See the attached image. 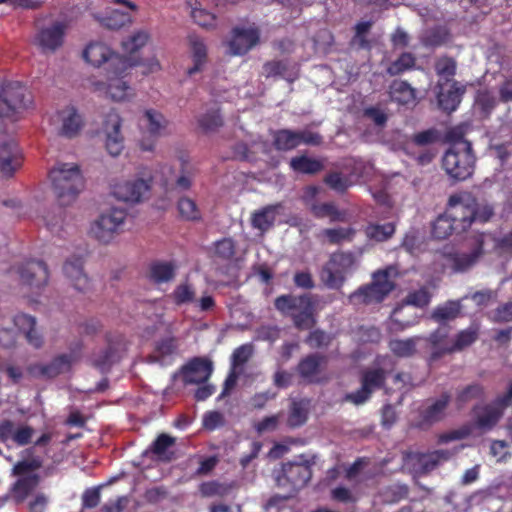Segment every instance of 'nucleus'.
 Segmentation results:
<instances>
[{
    "label": "nucleus",
    "mask_w": 512,
    "mask_h": 512,
    "mask_svg": "<svg viewBox=\"0 0 512 512\" xmlns=\"http://www.w3.org/2000/svg\"><path fill=\"white\" fill-rule=\"evenodd\" d=\"M54 194L60 206L43 215L46 228L53 234L62 236L65 211L62 206L71 204L84 188V178L77 164L59 163L49 172Z\"/></svg>",
    "instance_id": "obj_1"
},
{
    "label": "nucleus",
    "mask_w": 512,
    "mask_h": 512,
    "mask_svg": "<svg viewBox=\"0 0 512 512\" xmlns=\"http://www.w3.org/2000/svg\"><path fill=\"white\" fill-rule=\"evenodd\" d=\"M451 144L442 158V167L454 180L463 181L474 171L475 156L471 143L461 134L450 133Z\"/></svg>",
    "instance_id": "obj_2"
},
{
    "label": "nucleus",
    "mask_w": 512,
    "mask_h": 512,
    "mask_svg": "<svg viewBox=\"0 0 512 512\" xmlns=\"http://www.w3.org/2000/svg\"><path fill=\"white\" fill-rule=\"evenodd\" d=\"M315 301L310 294H283L275 298L274 307L283 316H289L298 330H308L315 326Z\"/></svg>",
    "instance_id": "obj_3"
},
{
    "label": "nucleus",
    "mask_w": 512,
    "mask_h": 512,
    "mask_svg": "<svg viewBox=\"0 0 512 512\" xmlns=\"http://www.w3.org/2000/svg\"><path fill=\"white\" fill-rule=\"evenodd\" d=\"M355 266L356 257L353 252H334L320 270V281L328 289L340 290L346 282L347 275L354 271Z\"/></svg>",
    "instance_id": "obj_4"
},
{
    "label": "nucleus",
    "mask_w": 512,
    "mask_h": 512,
    "mask_svg": "<svg viewBox=\"0 0 512 512\" xmlns=\"http://www.w3.org/2000/svg\"><path fill=\"white\" fill-rule=\"evenodd\" d=\"M394 287V283L390 280V269L378 270L373 273L372 282L351 293L349 300L353 304L380 303Z\"/></svg>",
    "instance_id": "obj_5"
},
{
    "label": "nucleus",
    "mask_w": 512,
    "mask_h": 512,
    "mask_svg": "<svg viewBox=\"0 0 512 512\" xmlns=\"http://www.w3.org/2000/svg\"><path fill=\"white\" fill-rule=\"evenodd\" d=\"M83 58L95 67H100L107 63L108 69H114L115 74H121L135 66H139L138 61H131L127 56H121L114 53L103 43H90L83 51Z\"/></svg>",
    "instance_id": "obj_6"
},
{
    "label": "nucleus",
    "mask_w": 512,
    "mask_h": 512,
    "mask_svg": "<svg viewBox=\"0 0 512 512\" xmlns=\"http://www.w3.org/2000/svg\"><path fill=\"white\" fill-rule=\"evenodd\" d=\"M484 254V236L478 235L467 249H450L444 251L442 256L444 266L455 273L466 272L471 269Z\"/></svg>",
    "instance_id": "obj_7"
},
{
    "label": "nucleus",
    "mask_w": 512,
    "mask_h": 512,
    "mask_svg": "<svg viewBox=\"0 0 512 512\" xmlns=\"http://www.w3.org/2000/svg\"><path fill=\"white\" fill-rule=\"evenodd\" d=\"M126 218L125 209L113 207L92 223L90 233L99 242L108 244L123 231Z\"/></svg>",
    "instance_id": "obj_8"
},
{
    "label": "nucleus",
    "mask_w": 512,
    "mask_h": 512,
    "mask_svg": "<svg viewBox=\"0 0 512 512\" xmlns=\"http://www.w3.org/2000/svg\"><path fill=\"white\" fill-rule=\"evenodd\" d=\"M32 103L31 94L19 82H8L1 88L0 118H12Z\"/></svg>",
    "instance_id": "obj_9"
},
{
    "label": "nucleus",
    "mask_w": 512,
    "mask_h": 512,
    "mask_svg": "<svg viewBox=\"0 0 512 512\" xmlns=\"http://www.w3.org/2000/svg\"><path fill=\"white\" fill-rule=\"evenodd\" d=\"M312 477L311 464L288 462L284 463L281 473L276 477L277 486L286 489V496L290 497L305 487Z\"/></svg>",
    "instance_id": "obj_10"
},
{
    "label": "nucleus",
    "mask_w": 512,
    "mask_h": 512,
    "mask_svg": "<svg viewBox=\"0 0 512 512\" xmlns=\"http://www.w3.org/2000/svg\"><path fill=\"white\" fill-rule=\"evenodd\" d=\"M446 212L456 226V233L465 232L475 222L474 197L469 193L451 195Z\"/></svg>",
    "instance_id": "obj_11"
},
{
    "label": "nucleus",
    "mask_w": 512,
    "mask_h": 512,
    "mask_svg": "<svg viewBox=\"0 0 512 512\" xmlns=\"http://www.w3.org/2000/svg\"><path fill=\"white\" fill-rule=\"evenodd\" d=\"M388 372L380 367L366 368L361 371V387L346 394L345 400L355 405L365 403L375 390L384 388Z\"/></svg>",
    "instance_id": "obj_12"
},
{
    "label": "nucleus",
    "mask_w": 512,
    "mask_h": 512,
    "mask_svg": "<svg viewBox=\"0 0 512 512\" xmlns=\"http://www.w3.org/2000/svg\"><path fill=\"white\" fill-rule=\"evenodd\" d=\"M195 174V167L181 157L178 170L168 165L162 167V185L167 192H184L191 188Z\"/></svg>",
    "instance_id": "obj_13"
},
{
    "label": "nucleus",
    "mask_w": 512,
    "mask_h": 512,
    "mask_svg": "<svg viewBox=\"0 0 512 512\" xmlns=\"http://www.w3.org/2000/svg\"><path fill=\"white\" fill-rule=\"evenodd\" d=\"M128 75V70L121 74H115L114 69L107 70L108 83L101 81L93 82L95 91L103 92L107 97L113 101H124L133 95L132 88L124 81Z\"/></svg>",
    "instance_id": "obj_14"
},
{
    "label": "nucleus",
    "mask_w": 512,
    "mask_h": 512,
    "mask_svg": "<svg viewBox=\"0 0 512 512\" xmlns=\"http://www.w3.org/2000/svg\"><path fill=\"white\" fill-rule=\"evenodd\" d=\"M260 41V30L256 26L234 27L231 30V39L228 47L231 55L243 56L247 54Z\"/></svg>",
    "instance_id": "obj_15"
},
{
    "label": "nucleus",
    "mask_w": 512,
    "mask_h": 512,
    "mask_svg": "<svg viewBox=\"0 0 512 512\" xmlns=\"http://www.w3.org/2000/svg\"><path fill=\"white\" fill-rule=\"evenodd\" d=\"M505 408L497 402V398L492 403L474 405L473 425L484 432L492 430L502 418Z\"/></svg>",
    "instance_id": "obj_16"
},
{
    "label": "nucleus",
    "mask_w": 512,
    "mask_h": 512,
    "mask_svg": "<svg viewBox=\"0 0 512 512\" xmlns=\"http://www.w3.org/2000/svg\"><path fill=\"white\" fill-rule=\"evenodd\" d=\"M106 340L107 347L95 353L92 358V365L101 373L110 372L112 366L122 359L125 351L122 337L112 340L110 335H106Z\"/></svg>",
    "instance_id": "obj_17"
},
{
    "label": "nucleus",
    "mask_w": 512,
    "mask_h": 512,
    "mask_svg": "<svg viewBox=\"0 0 512 512\" xmlns=\"http://www.w3.org/2000/svg\"><path fill=\"white\" fill-rule=\"evenodd\" d=\"M319 192L318 187H306L303 200L309 205L310 211L315 218H329L330 222H342L345 220L346 213L340 211L333 202L318 203L313 201Z\"/></svg>",
    "instance_id": "obj_18"
},
{
    "label": "nucleus",
    "mask_w": 512,
    "mask_h": 512,
    "mask_svg": "<svg viewBox=\"0 0 512 512\" xmlns=\"http://www.w3.org/2000/svg\"><path fill=\"white\" fill-rule=\"evenodd\" d=\"M121 125L122 119L117 112L111 110L107 113L103 122V130L106 134L105 146L108 153L114 157L120 155L124 148Z\"/></svg>",
    "instance_id": "obj_19"
},
{
    "label": "nucleus",
    "mask_w": 512,
    "mask_h": 512,
    "mask_svg": "<svg viewBox=\"0 0 512 512\" xmlns=\"http://www.w3.org/2000/svg\"><path fill=\"white\" fill-rule=\"evenodd\" d=\"M65 32L66 25L62 22H55L37 32L35 43L42 52L54 53L63 45Z\"/></svg>",
    "instance_id": "obj_20"
},
{
    "label": "nucleus",
    "mask_w": 512,
    "mask_h": 512,
    "mask_svg": "<svg viewBox=\"0 0 512 512\" xmlns=\"http://www.w3.org/2000/svg\"><path fill=\"white\" fill-rule=\"evenodd\" d=\"M63 273L69 283L79 292H86L90 289L91 283L84 270V258L73 255L66 259L63 264Z\"/></svg>",
    "instance_id": "obj_21"
},
{
    "label": "nucleus",
    "mask_w": 512,
    "mask_h": 512,
    "mask_svg": "<svg viewBox=\"0 0 512 512\" xmlns=\"http://www.w3.org/2000/svg\"><path fill=\"white\" fill-rule=\"evenodd\" d=\"M442 80L437 82V102L441 110L452 113L454 112L462 101V97L466 92V86L462 85L458 81H452L448 89H445V85Z\"/></svg>",
    "instance_id": "obj_22"
},
{
    "label": "nucleus",
    "mask_w": 512,
    "mask_h": 512,
    "mask_svg": "<svg viewBox=\"0 0 512 512\" xmlns=\"http://www.w3.org/2000/svg\"><path fill=\"white\" fill-rule=\"evenodd\" d=\"M22 282L30 287L40 288L48 283L49 271L42 260H29L18 267Z\"/></svg>",
    "instance_id": "obj_23"
},
{
    "label": "nucleus",
    "mask_w": 512,
    "mask_h": 512,
    "mask_svg": "<svg viewBox=\"0 0 512 512\" xmlns=\"http://www.w3.org/2000/svg\"><path fill=\"white\" fill-rule=\"evenodd\" d=\"M150 185L143 179H135L119 183L113 188V195L120 201L138 203L149 191Z\"/></svg>",
    "instance_id": "obj_24"
},
{
    "label": "nucleus",
    "mask_w": 512,
    "mask_h": 512,
    "mask_svg": "<svg viewBox=\"0 0 512 512\" xmlns=\"http://www.w3.org/2000/svg\"><path fill=\"white\" fill-rule=\"evenodd\" d=\"M213 372L212 362L206 358L195 357L183 367V377L187 384L207 382Z\"/></svg>",
    "instance_id": "obj_25"
},
{
    "label": "nucleus",
    "mask_w": 512,
    "mask_h": 512,
    "mask_svg": "<svg viewBox=\"0 0 512 512\" xmlns=\"http://www.w3.org/2000/svg\"><path fill=\"white\" fill-rule=\"evenodd\" d=\"M22 165V155L14 141L0 144V172L4 177H12Z\"/></svg>",
    "instance_id": "obj_26"
},
{
    "label": "nucleus",
    "mask_w": 512,
    "mask_h": 512,
    "mask_svg": "<svg viewBox=\"0 0 512 512\" xmlns=\"http://www.w3.org/2000/svg\"><path fill=\"white\" fill-rule=\"evenodd\" d=\"M327 361V357L320 353H311L303 357L297 367L296 371L299 376L309 383H319L320 379L317 377L321 370V365Z\"/></svg>",
    "instance_id": "obj_27"
},
{
    "label": "nucleus",
    "mask_w": 512,
    "mask_h": 512,
    "mask_svg": "<svg viewBox=\"0 0 512 512\" xmlns=\"http://www.w3.org/2000/svg\"><path fill=\"white\" fill-rule=\"evenodd\" d=\"M58 114L62 123L59 134L69 139L76 137L84 126L83 117L77 109L69 106L59 111Z\"/></svg>",
    "instance_id": "obj_28"
},
{
    "label": "nucleus",
    "mask_w": 512,
    "mask_h": 512,
    "mask_svg": "<svg viewBox=\"0 0 512 512\" xmlns=\"http://www.w3.org/2000/svg\"><path fill=\"white\" fill-rule=\"evenodd\" d=\"M14 325L25 334L30 345L40 348L43 344V338L36 330V319L25 313H19L14 316Z\"/></svg>",
    "instance_id": "obj_29"
},
{
    "label": "nucleus",
    "mask_w": 512,
    "mask_h": 512,
    "mask_svg": "<svg viewBox=\"0 0 512 512\" xmlns=\"http://www.w3.org/2000/svg\"><path fill=\"white\" fill-rule=\"evenodd\" d=\"M177 265L173 261L156 260L150 263L148 278L155 284L168 283L176 276Z\"/></svg>",
    "instance_id": "obj_30"
},
{
    "label": "nucleus",
    "mask_w": 512,
    "mask_h": 512,
    "mask_svg": "<svg viewBox=\"0 0 512 512\" xmlns=\"http://www.w3.org/2000/svg\"><path fill=\"white\" fill-rule=\"evenodd\" d=\"M311 402L307 398L293 399L289 407L287 425L290 428H298L308 420Z\"/></svg>",
    "instance_id": "obj_31"
},
{
    "label": "nucleus",
    "mask_w": 512,
    "mask_h": 512,
    "mask_svg": "<svg viewBox=\"0 0 512 512\" xmlns=\"http://www.w3.org/2000/svg\"><path fill=\"white\" fill-rule=\"evenodd\" d=\"M450 399L449 393H442L438 399L422 411L421 417L423 422L433 424L442 420Z\"/></svg>",
    "instance_id": "obj_32"
},
{
    "label": "nucleus",
    "mask_w": 512,
    "mask_h": 512,
    "mask_svg": "<svg viewBox=\"0 0 512 512\" xmlns=\"http://www.w3.org/2000/svg\"><path fill=\"white\" fill-rule=\"evenodd\" d=\"M485 397V388L480 383H471L458 389L455 396V404L458 410L463 409L473 400H482Z\"/></svg>",
    "instance_id": "obj_33"
},
{
    "label": "nucleus",
    "mask_w": 512,
    "mask_h": 512,
    "mask_svg": "<svg viewBox=\"0 0 512 512\" xmlns=\"http://www.w3.org/2000/svg\"><path fill=\"white\" fill-rule=\"evenodd\" d=\"M478 339V329L475 327H469L465 330H461L455 336L454 342L451 346L443 347L439 351L440 354H451L456 351H462L465 348L471 346Z\"/></svg>",
    "instance_id": "obj_34"
},
{
    "label": "nucleus",
    "mask_w": 512,
    "mask_h": 512,
    "mask_svg": "<svg viewBox=\"0 0 512 512\" xmlns=\"http://www.w3.org/2000/svg\"><path fill=\"white\" fill-rule=\"evenodd\" d=\"M176 442V438L166 433H161L152 442L149 447V451L156 455L159 460L163 462H170L173 459L174 453L168 452V449L172 447Z\"/></svg>",
    "instance_id": "obj_35"
},
{
    "label": "nucleus",
    "mask_w": 512,
    "mask_h": 512,
    "mask_svg": "<svg viewBox=\"0 0 512 512\" xmlns=\"http://www.w3.org/2000/svg\"><path fill=\"white\" fill-rule=\"evenodd\" d=\"M462 305L459 300H449L442 305H438L432 312L431 318L444 324L448 321L455 320L461 313Z\"/></svg>",
    "instance_id": "obj_36"
},
{
    "label": "nucleus",
    "mask_w": 512,
    "mask_h": 512,
    "mask_svg": "<svg viewBox=\"0 0 512 512\" xmlns=\"http://www.w3.org/2000/svg\"><path fill=\"white\" fill-rule=\"evenodd\" d=\"M391 98L399 104H409L416 98V90L403 80H394L390 84Z\"/></svg>",
    "instance_id": "obj_37"
},
{
    "label": "nucleus",
    "mask_w": 512,
    "mask_h": 512,
    "mask_svg": "<svg viewBox=\"0 0 512 512\" xmlns=\"http://www.w3.org/2000/svg\"><path fill=\"white\" fill-rule=\"evenodd\" d=\"M396 226L393 222L384 224L368 223L364 228V233L369 240L376 242H385L395 233Z\"/></svg>",
    "instance_id": "obj_38"
},
{
    "label": "nucleus",
    "mask_w": 512,
    "mask_h": 512,
    "mask_svg": "<svg viewBox=\"0 0 512 512\" xmlns=\"http://www.w3.org/2000/svg\"><path fill=\"white\" fill-rule=\"evenodd\" d=\"M39 476L37 474L28 475L19 478L12 486L14 499L17 503H22L28 495L37 487Z\"/></svg>",
    "instance_id": "obj_39"
},
{
    "label": "nucleus",
    "mask_w": 512,
    "mask_h": 512,
    "mask_svg": "<svg viewBox=\"0 0 512 512\" xmlns=\"http://www.w3.org/2000/svg\"><path fill=\"white\" fill-rule=\"evenodd\" d=\"M299 145L296 131L280 129L275 131L273 134V146L278 151H290Z\"/></svg>",
    "instance_id": "obj_40"
},
{
    "label": "nucleus",
    "mask_w": 512,
    "mask_h": 512,
    "mask_svg": "<svg viewBox=\"0 0 512 512\" xmlns=\"http://www.w3.org/2000/svg\"><path fill=\"white\" fill-rule=\"evenodd\" d=\"M290 167L295 172L313 175L320 172L323 169V164L321 161L317 159L301 155L293 157L290 160Z\"/></svg>",
    "instance_id": "obj_41"
},
{
    "label": "nucleus",
    "mask_w": 512,
    "mask_h": 512,
    "mask_svg": "<svg viewBox=\"0 0 512 512\" xmlns=\"http://www.w3.org/2000/svg\"><path fill=\"white\" fill-rule=\"evenodd\" d=\"M191 52L193 66L187 70V74L192 76L203 70L207 61V48L205 44L199 39L191 40Z\"/></svg>",
    "instance_id": "obj_42"
},
{
    "label": "nucleus",
    "mask_w": 512,
    "mask_h": 512,
    "mask_svg": "<svg viewBox=\"0 0 512 512\" xmlns=\"http://www.w3.org/2000/svg\"><path fill=\"white\" fill-rule=\"evenodd\" d=\"M150 39V35L145 30H139L129 36L126 40L122 42L123 51L132 56L139 49L144 47ZM131 61H138L139 65H142V62L138 59H133L132 57H128Z\"/></svg>",
    "instance_id": "obj_43"
},
{
    "label": "nucleus",
    "mask_w": 512,
    "mask_h": 512,
    "mask_svg": "<svg viewBox=\"0 0 512 512\" xmlns=\"http://www.w3.org/2000/svg\"><path fill=\"white\" fill-rule=\"evenodd\" d=\"M456 233V226L451 217L445 211L444 214L438 216L432 224L431 234L434 238L442 240Z\"/></svg>",
    "instance_id": "obj_44"
},
{
    "label": "nucleus",
    "mask_w": 512,
    "mask_h": 512,
    "mask_svg": "<svg viewBox=\"0 0 512 512\" xmlns=\"http://www.w3.org/2000/svg\"><path fill=\"white\" fill-rule=\"evenodd\" d=\"M356 234L352 227L327 228L322 231V235L327 242L332 245H339L343 242H351Z\"/></svg>",
    "instance_id": "obj_45"
},
{
    "label": "nucleus",
    "mask_w": 512,
    "mask_h": 512,
    "mask_svg": "<svg viewBox=\"0 0 512 512\" xmlns=\"http://www.w3.org/2000/svg\"><path fill=\"white\" fill-rule=\"evenodd\" d=\"M415 65V56L410 52H403L396 60L390 63L386 72L390 76H397L413 69Z\"/></svg>",
    "instance_id": "obj_46"
},
{
    "label": "nucleus",
    "mask_w": 512,
    "mask_h": 512,
    "mask_svg": "<svg viewBox=\"0 0 512 512\" xmlns=\"http://www.w3.org/2000/svg\"><path fill=\"white\" fill-rule=\"evenodd\" d=\"M73 357L70 354H60L54 357L49 363L44 364L46 378H54L70 369Z\"/></svg>",
    "instance_id": "obj_47"
},
{
    "label": "nucleus",
    "mask_w": 512,
    "mask_h": 512,
    "mask_svg": "<svg viewBox=\"0 0 512 512\" xmlns=\"http://www.w3.org/2000/svg\"><path fill=\"white\" fill-rule=\"evenodd\" d=\"M143 118L146 122L145 125L148 129V132L153 137L159 136L162 130H164L167 126V120L165 117L156 110H146Z\"/></svg>",
    "instance_id": "obj_48"
},
{
    "label": "nucleus",
    "mask_w": 512,
    "mask_h": 512,
    "mask_svg": "<svg viewBox=\"0 0 512 512\" xmlns=\"http://www.w3.org/2000/svg\"><path fill=\"white\" fill-rule=\"evenodd\" d=\"M457 70V62L450 56H441L435 62L436 74L444 79V83L454 81L452 78L455 76Z\"/></svg>",
    "instance_id": "obj_49"
},
{
    "label": "nucleus",
    "mask_w": 512,
    "mask_h": 512,
    "mask_svg": "<svg viewBox=\"0 0 512 512\" xmlns=\"http://www.w3.org/2000/svg\"><path fill=\"white\" fill-rule=\"evenodd\" d=\"M171 298L177 306L193 303L196 300V291L194 286L189 282L180 283L175 287L171 294Z\"/></svg>",
    "instance_id": "obj_50"
},
{
    "label": "nucleus",
    "mask_w": 512,
    "mask_h": 512,
    "mask_svg": "<svg viewBox=\"0 0 512 512\" xmlns=\"http://www.w3.org/2000/svg\"><path fill=\"white\" fill-rule=\"evenodd\" d=\"M277 206H266L252 216V225L261 231H266L273 226Z\"/></svg>",
    "instance_id": "obj_51"
},
{
    "label": "nucleus",
    "mask_w": 512,
    "mask_h": 512,
    "mask_svg": "<svg viewBox=\"0 0 512 512\" xmlns=\"http://www.w3.org/2000/svg\"><path fill=\"white\" fill-rule=\"evenodd\" d=\"M199 127L205 131H215L223 126V118L219 108L207 110L198 118Z\"/></svg>",
    "instance_id": "obj_52"
},
{
    "label": "nucleus",
    "mask_w": 512,
    "mask_h": 512,
    "mask_svg": "<svg viewBox=\"0 0 512 512\" xmlns=\"http://www.w3.org/2000/svg\"><path fill=\"white\" fill-rule=\"evenodd\" d=\"M409 494V488L405 484H392L383 488L380 495L385 503L393 504L406 499Z\"/></svg>",
    "instance_id": "obj_53"
},
{
    "label": "nucleus",
    "mask_w": 512,
    "mask_h": 512,
    "mask_svg": "<svg viewBox=\"0 0 512 512\" xmlns=\"http://www.w3.org/2000/svg\"><path fill=\"white\" fill-rule=\"evenodd\" d=\"M101 24L112 30H117L131 23V15L117 9L111 10L105 17L101 18Z\"/></svg>",
    "instance_id": "obj_54"
},
{
    "label": "nucleus",
    "mask_w": 512,
    "mask_h": 512,
    "mask_svg": "<svg viewBox=\"0 0 512 512\" xmlns=\"http://www.w3.org/2000/svg\"><path fill=\"white\" fill-rule=\"evenodd\" d=\"M214 254L221 260L230 261L236 254V242L231 237H224L214 242Z\"/></svg>",
    "instance_id": "obj_55"
},
{
    "label": "nucleus",
    "mask_w": 512,
    "mask_h": 512,
    "mask_svg": "<svg viewBox=\"0 0 512 512\" xmlns=\"http://www.w3.org/2000/svg\"><path fill=\"white\" fill-rule=\"evenodd\" d=\"M178 211L182 218L188 221H198L201 219V212L194 200L188 197H182L177 204Z\"/></svg>",
    "instance_id": "obj_56"
},
{
    "label": "nucleus",
    "mask_w": 512,
    "mask_h": 512,
    "mask_svg": "<svg viewBox=\"0 0 512 512\" xmlns=\"http://www.w3.org/2000/svg\"><path fill=\"white\" fill-rule=\"evenodd\" d=\"M332 340L331 334L321 329H314L307 335L305 343L312 349H321L330 346Z\"/></svg>",
    "instance_id": "obj_57"
},
{
    "label": "nucleus",
    "mask_w": 512,
    "mask_h": 512,
    "mask_svg": "<svg viewBox=\"0 0 512 512\" xmlns=\"http://www.w3.org/2000/svg\"><path fill=\"white\" fill-rule=\"evenodd\" d=\"M324 183L338 193H345L351 186V181L340 172H330L324 177Z\"/></svg>",
    "instance_id": "obj_58"
},
{
    "label": "nucleus",
    "mask_w": 512,
    "mask_h": 512,
    "mask_svg": "<svg viewBox=\"0 0 512 512\" xmlns=\"http://www.w3.org/2000/svg\"><path fill=\"white\" fill-rule=\"evenodd\" d=\"M431 297L429 289L424 286L418 290L409 292L405 298V303L418 308H424L430 303Z\"/></svg>",
    "instance_id": "obj_59"
},
{
    "label": "nucleus",
    "mask_w": 512,
    "mask_h": 512,
    "mask_svg": "<svg viewBox=\"0 0 512 512\" xmlns=\"http://www.w3.org/2000/svg\"><path fill=\"white\" fill-rule=\"evenodd\" d=\"M199 491L203 497H223L228 494L229 487L218 481H207L199 486Z\"/></svg>",
    "instance_id": "obj_60"
},
{
    "label": "nucleus",
    "mask_w": 512,
    "mask_h": 512,
    "mask_svg": "<svg viewBox=\"0 0 512 512\" xmlns=\"http://www.w3.org/2000/svg\"><path fill=\"white\" fill-rule=\"evenodd\" d=\"M177 349V343L175 337H166L159 340L155 346V356L158 359H164L166 356H171Z\"/></svg>",
    "instance_id": "obj_61"
},
{
    "label": "nucleus",
    "mask_w": 512,
    "mask_h": 512,
    "mask_svg": "<svg viewBox=\"0 0 512 512\" xmlns=\"http://www.w3.org/2000/svg\"><path fill=\"white\" fill-rule=\"evenodd\" d=\"M389 348L393 354L399 357H409L415 352V343L411 339L392 340L389 343Z\"/></svg>",
    "instance_id": "obj_62"
},
{
    "label": "nucleus",
    "mask_w": 512,
    "mask_h": 512,
    "mask_svg": "<svg viewBox=\"0 0 512 512\" xmlns=\"http://www.w3.org/2000/svg\"><path fill=\"white\" fill-rule=\"evenodd\" d=\"M449 40V32L442 27H437L428 32L424 44L429 47H439Z\"/></svg>",
    "instance_id": "obj_63"
},
{
    "label": "nucleus",
    "mask_w": 512,
    "mask_h": 512,
    "mask_svg": "<svg viewBox=\"0 0 512 512\" xmlns=\"http://www.w3.org/2000/svg\"><path fill=\"white\" fill-rule=\"evenodd\" d=\"M191 16L196 24L203 28H212L216 25V16L202 8H193Z\"/></svg>",
    "instance_id": "obj_64"
}]
</instances>
